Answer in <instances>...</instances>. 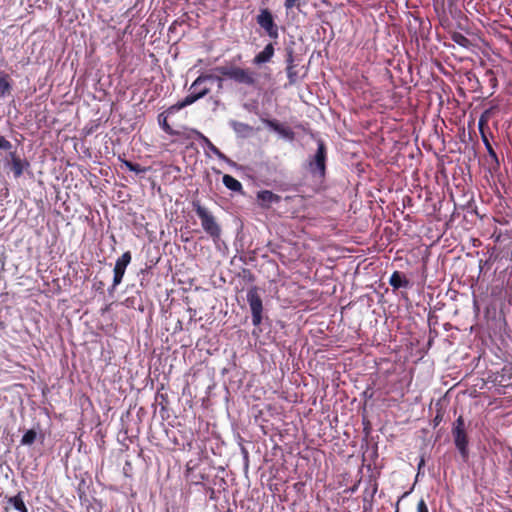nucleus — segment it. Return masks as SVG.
Here are the masks:
<instances>
[{
    "mask_svg": "<svg viewBox=\"0 0 512 512\" xmlns=\"http://www.w3.org/2000/svg\"><path fill=\"white\" fill-rule=\"evenodd\" d=\"M215 71L238 84L256 87L258 83L257 73L248 68H241L238 66H219L215 68Z\"/></svg>",
    "mask_w": 512,
    "mask_h": 512,
    "instance_id": "obj_2",
    "label": "nucleus"
},
{
    "mask_svg": "<svg viewBox=\"0 0 512 512\" xmlns=\"http://www.w3.org/2000/svg\"><path fill=\"white\" fill-rule=\"evenodd\" d=\"M229 125L238 136L243 138L250 136L253 132V127L243 122L230 120Z\"/></svg>",
    "mask_w": 512,
    "mask_h": 512,
    "instance_id": "obj_11",
    "label": "nucleus"
},
{
    "mask_svg": "<svg viewBox=\"0 0 512 512\" xmlns=\"http://www.w3.org/2000/svg\"><path fill=\"white\" fill-rule=\"evenodd\" d=\"M264 123L274 131L280 133L281 135L288 137L292 135V132L288 129L283 128L280 126L276 121L273 120H264Z\"/></svg>",
    "mask_w": 512,
    "mask_h": 512,
    "instance_id": "obj_18",
    "label": "nucleus"
},
{
    "mask_svg": "<svg viewBox=\"0 0 512 512\" xmlns=\"http://www.w3.org/2000/svg\"><path fill=\"white\" fill-rule=\"evenodd\" d=\"M207 80H217L218 88L221 89L223 85V78L214 74H202L198 76L189 88L188 95L180 102L172 105L168 110V114H173L182 108L193 104L197 100L206 96L210 89L204 85Z\"/></svg>",
    "mask_w": 512,
    "mask_h": 512,
    "instance_id": "obj_1",
    "label": "nucleus"
},
{
    "mask_svg": "<svg viewBox=\"0 0 512 512\" xmlns=\"http://www.w3.org/2000/svg\"><path fill=\"white\" fill-rule=\"evenodd\" d=\"M483 142L485 144V147H486V150L488 152V155L496 162L498 163V158H497V154L496 152L494 151L493 147L491 146V144L489 143L488 139L486 138V136H483Z\"/></svg>",
    "mask_w": 512,
    "mask_h": 512,
    "instance_id": "obj_21",
    "label": "nucleus"
},
{
    "mask_svg": "<svg viewBox=\"0 0 512 512\" xmlns=\"http://www.w3.org/2000/svg\"><path fill=\"white\" fill-rule=\"evenodd\" d=\"M274 55V46L269 43L265 46V48L259 52L253 59V63L255 65H261L269 62Z\"/></svg>",
    "mask_w": 512,
    "mask_h": 512,
    "instance_id": "obj_10",
    "label": "nucleus"
},
{
    "mask_svg": "<svg viewBox=\"0 0 512 512\" xmlns=\"http://www.w3.org/2000/svg\"><path fill=\"white\" fill-rule=\"evenodd\" d=\"M247 302L251 310L252 323L254 326H259L262 322L263 304L257 287L248 290Z\"/></svg>",
    "mask_w": 512,
    "mask_h": 512,
    "instance_id": "obj_4",
    "label": "nucleus"
},
{
    "mask_svg": "<svg viewBox=\"0 0 512 512\" xmlns=\"http://www.w3.org/2000/svg\"><path fill=\"white\" fill-rule=\"evenodd\" d=\"M417 512H429L426 502L421 499L417 504Z\"/></svg>",
    "mask_w": 512,
    "mask_h": 512,
    "instance_id": "obj_25",
    "label": "nucleus"
},
{
    "mask_svg": "<svg viewBox=\"0 0 512 512\" xmlns=\"http://www.w3.org/2000/svg\"><path fill=\"white\" fill-rule=\"evenodd\" d=\"M222 182L225 185V187L231 191H234V192L242 191L241 182L238 181L236 178H234L231 175L225 174L222 178Z\"/></svg>",
    "mask_w": 512,
    "mask_h": 512,
    "instance_id": "obj_14",
    "label": "nucleus"
},
{
    "mask_svg": "<svg viewBox=\"0 0 512 512\" xmlns=\"http://www.w3.org/2000/svg\"><path fill=\"white\" fill-rule=\"evenodd\" d=\"M326 148L322 140L317 142V151L309 161V170L313 174H318L320 177L325 175L326 169Z\"/></svg>",
    "mask_w": 512,
    "mask_h": 512,
    "instance_id": "obj_6",
    "label": "nucleus"
},
{
    "mask_svg": "<svg viewBox=\"0 0 512 512\" xmlns=\"http://www.w3.org/2000/svg\"><path fill=\"white\" fill-rule=\"evenodd\" d=\"M122 164L127 168L129 169L130 171H132V168H133V162L131 161H128V160H122Z\"/></svg>",
    "mask_w": 512,
    "mask_h": 512,
    "instance_id": "obj_27",
    "label": "nucleus"
},
{
    "mask_svg": "<svg viewBox=\"0 0 512 512\" xmlns=\"http://www.w3.org/2000/svg\"><path fill=\"white\" fill-rule=\"evenodd\" d=\"M281 197L272 191L262 190L257 193V201L259 205L263 208H268L272 204L279 203Z\"/></svg>",
    "mask_w": 512,
    "mask_h": 512,
    "instance_id": "obj_9",
    "label": "nucleus"
},
{
    "mask_svg": "<svg viewBox=\"0 0 512 512\" xmlns=\"http://www.w3.org/2000/svg\"><path fill=\"white\" fill-rule=\"evenodd\" d=\"M293 62V58L292 56L290 55L289 58H288V66H287V77L289 79V84L290 85H293L297 82V79H298V76H297V72L295 70V67L294 65L292 64Z\"/></svg>",
    "mask_w": 512,
    "mask_h": 512,
    "instance_id": "obj_19",
    "label": "nucleus"
},
{
    "mask_svg": "<svg viewBox=\"0 0 512 512\" xmlns=\"http://www.w3.org/2000/svg\"><path fill=\"white\" fill-rule=\"evenodd\" d=\"M10 90L11 83L9 76L4 72H0V98H3L9 94Z\"/></svg>",
    "mask_w": 512,
    "mask_h": 512,
    "instance_id": "obj_16",
    "label": "nucleus"
},
{
    "mask_svg": "<svg viewBox=\"0 0 512 512\" xmlns=\"http://www.w3.org/2000/svg\"><path fill=\"white\" fill-rule=\"evenodd\" d=\"M423 464H424V460L422 459V460L420 461V463H419L418 468L420 469L421 467H423Z\"/></svg>",
    "mask_w": 512,
    "mask_h": 512,
    "instance_id": "obj_28",
    "label": "nucleus"
},
{
    "mask_svg": "<svg viewBox=\"0 0 512 512\" xmlns=\"http://www.w3.org/2000/svg\"><path fill=\"white\" fill-rule=\"evenodd\" d=\"M132 259L130 251H126L116 260L113 269V283L109 289V293H112L116 287L122 282L127 266L130 264Z\"/></svg>",
    "mask_w": 512,
    "mask_h": 512,
    "instance_id": "obj_8",
    "label": "nucleus"
},
{
    "mask_svg": "<svg viewBox=\"0 0 512 512\" xmlns=\"http://www.w3.org/2000/svg\"><path fill=\"white\" fill-rule=\"evenodd\" d=\"M256 21L270 38H278V26L275 24L272 13L268 9H261L256 17Z\"/></svg>",
    "mask_w": 512,
    "mask_h": 512,
    "instance_id": "obj_7",
    "label": "nucleus"
},
{
    "mask_svg": "<svg viewBox=\"0 0 512 512\" xmlns=\"http://www.w3.org/2000/svg\"><path fill=\"white\" fill-rule=\"evenodd\" d=\"M36 437H37V433L33 429L28 430L22 436L21 444L22 445H27V446L32 445L35 442Z\"/></svg>",
    "mask_w": 512,
    "mask_h": 512,
    "instance_id": "obj_20",
    "label": "nucleus"
},
{
    "mask_svg": "<svg viewBox=\"0 0 512 512\" xmlns=\"http://www.w3.org/2000/svg\"><path fill=\"white\" fill-rule=\"evenodd\" d=\"M147 171L146 167H143L137 163L133 164L132 172H135L137 174L145 173Z\"/></svg>",
    "mask_w": 512,
    "mask_h": 512,
    "instance_id": "obj_26",
    "label": "nucleus"
},
{
    "mask_svg": "<svg viewBox=\"0 0 512 512\" xmlns=\"http://www.w3.org/2000/svg\"><path fill=\"white\" fill-rule=\"evenodd\" d=\"M192 206L201 220L203 230L214 240H219L221 236V228L216 222L215 217L203 207L199 201H194Z\"/></svg>",
    "mask_w": 512,
    "mask_h": 512,
    "instance_id": "obj_3",
    "label": "nucleus"
},
{
    "mask_svg": "<svg viewBox=\"0 0 512 512\" xmlns=\"http://www.w3.org/2000/svg\"><path fill=\"white\" fill-rule=\"evenodd\" d=\"M200 138L202 139L205 147L213 153L219 160L230 162V160L204 135L200 134Z\"/></svg>",
    "mask_w": 512,
    "mask_h": 512,
    "instance_id": "obj_13",
    "label": "nucleus"
},
{
    "mask_svg": "<svg viewBox=\"0 0 512 512\" xmlns=\"http://www.w3.org/2000/svg\"><path fill=\"white\" fill-rule=\"evenodd\" d=\"M11 158L12 171L14 173L15 178H19L23 174L24 169H26L29 166V163L25 160L20 159L14 153H11Z\"/></svg>",
    "mask_w": 512,
    "mask_h": 512,
    "instance_id": "obj_12",
    "label": "nucleus"
},
{
    "mask_svg": "<svg viewBox=\"0 0 512 512\" xmlns=\"http://www.w3.org/2000/svg\"><path fill=\"white\" fill-rule=\"evenodd\" d=\"M389 284L393 288L398 289L400 287L406 286L407 281L402 277V275L398 271H395L390 277Z\"/></svg>",
    "mask_w": 512,
    "mask_h": 512,
    "instance_id": "obj_17",
    "label": "nucleus"
},
{
    "mask_svg": "<svg viewBox=\"0 0 512 512\" xmlns=\"http://www.w3.org/2000/svg\"><path fill=\"white\" fill-rule=\"evenodd\" d=\"M299 5H300V0H285V2H284V7L286 8V10H290L293 7L299 6Z\"/></svg>",
    "mask_w": 512,
    "mask_h": 512,
    "instance_id": "obj_23",
    "label": "nucleus"
},
{
    "mask_svg": "<svg viewBox=\"0 0 512 512\" xmlns=\"http://www.w3.org/2000/svg\"><path fill=\"white\" fill-rule=\"evenodd\" d=\"M452 433L455 446L459 450L462 457L466 458L468 455V439L465 432V422L462 416L458 417L457 420L455 421Z\"/></svg>",
    "mask_w": 512,
    "mask_h": 512,
    "instance_id": "obj_5",
    "label": "nucleus"
},
{
    "mask_svg": "<svg viewBox=\"0 0 512 512\" xmlns=\"http://www.w3.org/2000/svg\"><path fill=\"white\" fill-rule=\"evenodd\" d=\"M163 114H161L159 116V124L161 126V128L166 132V133H169V134H172L173 131L171 129V127L169 126V124L167 123V118L166 117H163Z\"/></svg>",
    "mask_w": 512,
    "mask_h": 512,
    "instance_id": "obj_22",
    "label": "nucleus"
},
{
    "mask_svg": "<svg viewBox=\"0 0 512 512\" xmlns=\"http://www.w3.org/2000/svg\"><path fill=\"white\" fill-rule=\"evenodd\" d=\"M8 502L18 512H28L21 493L9 498Z\"/></svg>",
    "mask_w": 512,
    "mask_h": 512,
    "instance_id": "obj_15",
    "label": "nucleus"
},
{
    "mask_svg": "<svg viewBox=\"0 0 512 512\" xmlns=\"http://www.w3.org/2000/svg\"><path fill=\"white\" fill-rule=\"evenodd\" d=\"M10 148L11 143L4 137L0 136V149L9 150Z\"/></svg>",
    "mask_w": 512,
    "mask_h": 512,
    "instance_id": "obj_24",
    "label": "nucleus"
}]
</instances>
